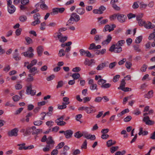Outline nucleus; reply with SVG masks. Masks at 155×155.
Segmentation results:
<instances>
[{"label":"nucleus","mask_w":155,"mask_h":155,"mask_svg":"<svg viewBox=\"0 0 155 155\" xmlns=\"http://www.w3.org/2000/svg\"><path fill=\"white\" fill-rule=\"evenodd\" d=\"M25 143L21 144H18L17 145V146L19 147L18 148L19 150H22L23 149L26 150V149H25V148L26 147V146H25Z\"/></svg>","instance_id":"obj_32"},{"label":"nucleus","mask_w":155,"mask_h":155,"mask_svg":"<svg viewBox=\"0 0 155 155\" xmlns=\"http://www.w3.org/2000/svg\"><path fill=\"white\" fill-rule=\"evenodd\" d=\"M54 124V122L51 120L48 121L46 122V125L49 127L52 126Z\"/></svg>","instance_id":"obj_44"},{"label":"nucleus","mask_w":155,"mask_h":155,"mask_svg":"<svg viewBox=\"0 0 155 155\" xmlns=\"http://www.w3.org/2000/svg\"><path fill=\"white\" fill-rule=\"evenodd\" d=\"M54 37L56 39H58L59 41L63 43L67 40L68 37L67 36H63L61 32H57L55 33L54 35Z\"/></svg>","instance_id":"obj_1"},{"label":"nucleus","mask_w":155,"mask_h":155,"mask_svg":"<svg viewBox=\"0 0 155 155\" xmlns=\"http://www.w3.org/2000/svg\"><path fill=\"white\" fill-rule=\"evenodd\" d=\"M64 118V116H62L60 118L57 119L55 121V122L58 125L63 126L66 124V123L63 120Z\"/></svg>","instance_id":"obj_7"},{"label":"nucleus","mask_w":155,"mask_h":155,"mask_svg":"<svg viewBox=\"0 0 155 155\" xmlns=\"http://www.w3.org/2000/svg\"><path fill=\"white\" fill-rule=\"evenodd\" d=\"M147 67V66L144 64L143 65V66L140 68V71L142 72H145L146 71V70Z\"/></svg>","instance_id":"obj_60"},{"label":"nucleus","mask_w":155,"mask_h":155,"mask_svg":"<svg viewBox=\"0 0 155 155\" xmlns=\"http://www.w3.org/2000/svg\"><path fill=\"white\" fill-rule=\"evenodd\" d=\"M22 29L21 28H18L16 30L15 33L16 35L19 36L20 35Z\"/></svg>","instance_id":"obj_62"},{"label":"nucleus","mask_w":155,"mask_h":155,"mask_svg":"<svg viewBox=\"0 0 155 155\" xmlns=\"http://www.w3.org/2000/svg\"><path fill=\"white\" fill-rule=\"evenodd\" d=\"M103 17H101L97 18L98 21L100 25H104L107 22V19H103Z\"/></svg>","instance_id":"obj_19"},{"label":"nucleus","mask_w":155,"mask_h":155,"mask_svg":"<svg viewBox=\"0 0 155 155\" xmlns=\"http://www.w3.org/2000/svg\"><path fill=\"white\" fill-rule=\"evenodd\" d=\"M80 17L76 13H73L71 14L70 18L68 21L69 23H71V21H72L77 22L80 20Z\"/></svg>","instance_id":"obj_4"},{"label":"nucleus","mask_w":155,"mask_h":155,"mask_svg":"<svg viewBox=\"0 0 155 155\" xmlns=\"http://www.w3.org/2000/svg\"><path fill=\"white\" fill-rule=\"evenodd\" d=\"M29 70V72L32 73V75L34 76L37 73V69L38 68L37 67H30V68H27Z\"/></svg>","instance_id":"obj_13"},{"label":"nucleus","mask_w":155,"mask_h":155,"mask_svg":"<svg viewBox=\"0 0 155 155\" xmlns=\"http://www.w3.org/2000/svg\"><path fill=\"white\" fill-rule=\"evenodd\" d=\"M143 121L147 125H152L154 124V122L150 120V118L148 116L144 117L143 119Z\"/></svg>","instance_id":"obj_8"},{"label":"nucleus","mask_w":155,"mask_h":155,"mask_svg":"<svg viewBox=\"0 0 155 155\" xmlns=\"http://www.w3.org/2000/svg\"><path fill=\"white\" fill-rule=\"evenodd\" d=\"M140 7L141 9H145L147 6V5L145 4L143 2H140L139 4Z\"/></svg>","instance_id":"obj_35"},{"label":"nucleus","mask_w":155,"mask_h":155,"mask_svg":"<svg viewBox=\"0 0 155 155\" xmlns=\"http://www.w3.org/2000/svg\"><path fill=\"white\" fill-rule=\"evenodd\" d=\"M90 89L92 90L97 89V85L95 84H91L90 87Z\"/></svg>","instance_id":"obj_52"},{"label":"nucleus","mask_w":155,"mask_h":155,"mask_svg":"<svg viewBox=\"0 0 155 155\" xmlns=\"http://www.w3.org/2000/svg\"><path fill=\"white\" fill-rule=\"evenodd\" d=\"M53 147H51V146L47 145L46 147L43 148V150L44 152H46L47 151H48L50 149L52 148Z\"/></svg>","instance_id":"obj_49"},{"label":"nucleus","mask_w":155,"mask_h":155,"mask_svg":"<svg viewBox=\"0 0 155 155\" xmlns=\"http://www.w3.org/2000/svg\"><path fill=\"white\" fill-rule=\"evenodd\" d=\"M153 91L151 90L149 91L147 94H145L144 95V97L145 98H147L148 99H150L152 98L153 96Z\"/></svg>","instance_id":"obj_23"},{"label":"nucleus","mask_w":155,"mask_h":155,"mask_svg":"<svg viewBox=\"0 0 155 155\" xmlns=\"http://www.w3.org/2000/svg\"><path fill=\"white\" fill-rule=\"evenodd\" d=\"M66 105L63 103L62 105H59L58 106V109L60 110H62L66 108Z\"/></svg>","instance_id":"obj_55"},{"label":"nucleus","mask_w":155,"mask_h":155,"mask_svg":"<svg viewBox=\"0 0 155 155\" xmlns=\"http://www.w3.org/2000/svg\"><path fill=\"white\" fill-rule=\"evenodd\" d=\"M125 42V41L124 40H120L118 41L116 45H117V46L121 47V46H122L123 45Z\"/></svg>","instance_id":"obj_38"},{"label":"nucleus","mask_w":155,"mask_h":155,"mask_svg":"<svg viewBox=\"0 0 155 155\" xmlns=\"http://www.w3.org/2000/svg\"><path fill=\"white\" fill-rule=\"evenodd\" d=\"M98 84L101 86V87L103 88H107V83L106 81L103 79H101L97 81Z\"/></svg>","instance_id":"obj_11"},{"label":"nucleus","mask_w":155,"mask_h":155,"mask_svg":"<svg viewBox=\"0 0 155 155\" xmlns=\"http://www.w3.org/2000/svg\"><path fill=\"white\" fill-rule=\"evenodd\" d=\"M94 107L92 106L89 107H86L85 111L88 114L92 113L94 111Z\"/></svg>","instance_id":"obj_24"},{"label":"nucleus","mask_w":155,"mask_h":155,"mask_svg":"<svg viewBox=\"0 0 155 155\" xmlns=\"http://www.w3.org/2000/svg\"><path fill=\"white\" fill-rule=\"evenodd\" d=\"M85 55L87 57L89 58H93L94 57V55H92L90 51L87 50L86 51Z\"/></svg>","instance_id":"obj_59"},{"label":"nucleus","mask_w":155,"mask_h":155,"mask_svg":"<svg viewBox=\"0 0 155 155\" xmlns=\"http://www.w3.org/2000/svg\"><path fill=\"white\" fill-rule=\"evenodd\" d=\"M155 27V25L150 21H148L144 25V27L147 29H152Z\"/></svg>","instance_id":"obj_14"},{"label":"nucleus","mask_w":155,"mask_h":155,"mask_svg":"<svg viewBox=\"0 0 155 155\" xmlns=\"http://www.w3.org/2000/svg\"><path fill=\"white\" fill-rule=\"evenodd\" d=\"M116 27V25L114 24H110V25H107V31L110 32L114 29V28Z\"/></svg>","instance_id":"obj_22"},{"label":"nucleus","mask_w":155,"mask_h":155,"mask_svg":"<svg viewBox=\"0 0 155 155\" xmlns=\"http://www.w3.org/2000/svg\"><path fill=\"white\" fill-rule=\"evenodd\" d=\"M65 10L64 8H56L52 9V12L51 13V15H54L57 14L58 13H62Z\"/></svg>","instance_id":"obj_5"},{"label":"nucleus","mask_w":155,"mask_h":155,"mask_svg":"<svg viewBox=\"0 0 155 155\" xmlns=\"http://www.w3.org/2000/svg\"><path fill=\"white\" fill-rule=\"evenodd\" d=\"M102 37V36L97 35L95 36L94 39L96 41H97L100 40Z\"/></svg>","instance_id":"obj_58"},{"label":"nucleus","mask_w":155,"mask_h":155,"mask_svg":"<svg viewBox=\"0 0 155 155\" xmlns=\"http://www.w3.org/2000/svg\"><path fill=\"white\" fill-rule=\"evenodd\" d=\"M46 143L47 145H49L51 146V147H53L54 144V142L51 137H48Z\"/></svg>","instance_id":"obj_12"},{"label":"nucleus","mask_w":155,"mask_h":155,"mask_svg":"<svg viewBox=\"0 0 155 155\" xmlns=\"http://www.w3.org/2000/svg\"><path fill=\"white\" fill-rule=\"evenodd\" d=\"M116 143L115 141L113 142L112 140H110L107 141V147H109L114 145Z\"/></svg>","instance_id":"obj_40"},{"label":"nucleus","mask_w":155,"mask_h":155,"mask_svg":"<svg viewBox=\"0 0 155 155\" xmlns=\"http://www.w3.org/2000/svg\"><path fill=\"white\" fill-rule=\"evenodd\" d=\"M22 87V85L19 83H17L15 86V87L16 90H20Z\"/></svg>","instance_id":"obj_45"},{"label":"nucleus","mask_w":155,"mask_h":155,"mask_svg":"<svg viewBox=\"0 0 155 155\" xmlns=\"http://www.w3.org/2000/svg\"><path fill=\"white\" fill-rule=\"evenodd\" d=\"M73 131L71 130H66L64 133V135L66 138L68 139L71 137L73 134Z\"/></svg>","instance_id":"obj_15"},{"label":"nucleus","mask_w":155,"mask_h":155,"mask_svg":"<svg viewBox=\"0 0 155 155\" xmlns=\"http://www.w3.org/2000/svg\"><path fill=\"white\" fill-rule=\"evenodd\" d=\"M65 51L63 49H61L59 51L58 55L60 57H63L65 55Z\"/></svg>","instance_id":"obj_31"},{"label":"nucleus","mask_w":155,"mask_h":155,"mask_svg":"<svg viewBox=\"0 0 155 155\" xmlns=\"http://www.w3.org/2000/svg\"><path fill=\"white\" fill-rule=\"evenodd\" d=\"M34 50L31 47H30L28 49L27 51L23 52L21 53L25 57H28L29 58H33L34 56V54L32 52Z\"/></svg>","instance_id":"obj_2"},{"label":"nucleus","mask_w":155,"mask_h":155,"mask_svg":"<svg viewBox=\"0 0 155 155\" xmlns=\"http://www.w3.org/2000/svg\"><path fill=\"white\" fill-rule=\"evenodd\" d=\"M25 40L27 42V45H29L33 43V41L32 39L29 37H25Z\"/></svg>","instance_id":"obj_41"},{"label":"nucleus","mask_w":155,"mask_h":155,"mask_svg":"<svg viewBox=\"0 0 155 155\" xmlns=\"http://www.w3.org/2000/svg\"><path fill=\"white\" fill-rule=\"evenodd\" d=\"M36 129V127L34 126L31 127H28L26 129V133L27 134H30L31 133H33Z\"/></svg>","instance_id":"obj_17"},{"label":"nucleus","mask_w":155,"mask_h":155,"mask_svg":"<svg viewBox=\"0 0 155 155\" xmlns=\"http://www.w3.org/2000/svg\"><path fill=\"white\" fill-rule=\"evenodd\" d=\"M64 84L63 82L62 81H60L58 82V84L56 86L57 88L61 87Z\"/></svg>","instance_id":"obj_48"},{"label":"nucleus","mask_w":155,"mask_h":155,"mask_svg":"<svg viewBox=\"0 0 155 155\" xmlns=\"http://www.w3.org/2000/svg\"><path fill=\"white\" fill-rule=\"evenodd\" d=\"M37 50L38 56H41L43 51V47L42 46H39L37 48Z\"/></svg>","instance_id":"obj_20"},{"label":"nucleus","mask_w":155,"mask_h":155,"mask_svg":"<svg viewBox=\"0 0 155 155\" xmlns=\"http://www.w3.org/2000/svg\"><path fill=\"white\" fill-rule=\"evenodd\" d=\"M19 19L20 21L24 22L27 20V17L25 15H21Z\"/></svg>","instance_id":"obj_50"},{"label":"nucleus","mask_w":155,"mask_h":155,"mask_svg":"<svg viewBox=\"0 0 155 155\" xmlns=\"http://www.w3.org/2000/svg\"><path fill=\"white\" fill-rule=\"evenodd\" d=\"M109 51L114 53H120L122 51V48L120 47L117 46V45H112L110 48Z\"/></svg>","instance_id":"obj_3"},{"label":"nucleus","mask_w":155,"mask_h":155,"mask_svg":"<svg viewBox=\"0 0 155 155\" xmlns=\"http://www.w3.org/2000/svg\"><path fill=\"white\" fill-rule=\"evenodd\" d=\"M81 153V151L79 149H77L76 150H73V152L72 153V154L73 155H77L80 154Z\"/></svg>","instance_id":"obj_57"},{"label":"nucleus","mask_w":155,"mask_h":155,"mask_svg":"<svg viewBox=\"0 0 155 155\" xmlns=\"http://www.w3.org/2000/svg\"><path fill=\"white\" fill-rule=\"evenodd\" d=\"M63 101L64 102V103H63L64 104L66 105L68 104H70V102H69V98L68 97H64L63 99Z\"/></svg>","instance_id":"obj_46"},{"label":"nucleus","mask_w":155,"mask_h":155,"mask_svg":"<svg viewBox=\"0 0 155 155\" xmlns=\"http://www.w3.org/2000/svg\"><path fill=\"white\" fill-rule=\"evenodd\" d=\"M71 76L73 79L75 80L79 78L80 76V75L78 73H75L73 74Z\"/></svg>","instance_id":"obj_34"},{"label":"nucleus","mask_w":155,"mask_h":155,"mask_svg":"<svg viewBox=\"0 0 155 155\" xmlns=\"http://www.w3.org/2000/svg\"><path fill=\"white\" fill-rule=\"evenodd\" d=\"M117 19L121 23H123L125 21V19L127 18L126 15L123 14L117 15Z\"/></svg>","instance_id":"obj_10"},{"label":"nucleus","mask_w":155,"mask_h":155,"mask_svg":"<svg viewBox=\"0 0 155 155\" xmlns=\"http://www.w3.org/2000/svg\"><path fill=\"white\" fill-rule=\"evenodd\" d=\"M43 122L40 120H38L34 122L33 123L34 125L37 126H39L42 125Z\"/></svg>","instance_id":"obj_43"},{"label":"nucleus","mask_w":155,"mask_h":155,"mask_svg":"<svg viewBox=\"0 0 155 155\" xmlns=\"http://www.w3.org/2000/svg\"><path fill=\"white\" fill-rule=\"evenodd\" d=\"M58 153V149L55 148V149L53 150L51 153V155H57Z\"/></svg>","instance_id":"obj_56"},{"label":"nucleus","mask_w":155,"mask_h":155,"mask_svg":"<svg viewBox=\"0 0 155 155\" xmlns=\"http://www.w3.org/2000/svg\"><path fill=\"white\" fill-rule=\"evenodd\" d=\"M13 58L16 61H19L21 60V57L19 56V54L18 53H15L14 54Z\"/></svg>","instance_id":"obj_33"},{"label":"nucleus","mask_w":155,"mask_h":155,"mask_svg":"<svg viewBox=\"0 0 155 155\" xmlns=\"http://www.w3.org/2000/svg\"><path fill=\"white\" fill-rule=\"evenodd\" d=\"M117 63L116 62H114L110 63L109 65V68L110 69H112L115 66Z\"/></svg>","instance_id":"obj_61"},{"label":"nucleus","mask_w":155,"mask_h":155,"mask_svg":"<svg viewBox=\"0 0 155 155\" xmlns=\"http://www.w3.org/2000/svg\"><path fill=\"white\" fill-rule=\"evenodd\" d=\"M118 146L112 147L110 148V151L111 153H113L115 151L118 150Z\"/></svg>","instance_id":"obj_39"},{"label":"nucleus","mask_w":155,"mask_h":155,"mask_svg":"<svg viewBox=\"0 0 155 155\" xmlns=\"http://www.w3.org/2000/svg\"><path fill=\"white\" fill-rule=\"evenodd\" d=\"M126 83L125 82V80L123 79L121 81L120 84V86L118 87V89H121L122 88L124 87L125 86Z\"/></svg>","instance_id":"obj_29"},{"label":"nucleus","mask_w":155,"mask_h":155,"mask_svg":"<svg viewBox=\"0 0 155 155\" xmlns=\"http://www.w3.org/2000/svg\"><path fill=\"white\" fill-rule=\"evenodd\" d=\"M18 128H15L8 132V134L10 137H16L18 135Z\"/></svg>","instance_id":"obj_6"},{"label":"nucleus","mask_w":155,"mask_h":155,"mask_svg":"<svg viewBox=\"0 0 155 155\" xmlns=\"http://www.w3.org/2000/svg\"><path fill=\"white\" fill-rule=\"evenodd\" d=\"M85 137L87 139L94 140L96 139V137L94 135L88 134L85 136Z\"/></svg>","instance_id":"obj_28"},{"label":"nucleus","mask_w":155,"mask_h":155,"mask_svg":"<svg viewBox=\"0 0 155 155\" xmlns=\"http://www.w3.org/2000/svg\"><path fill=\"white\" fill-rule=\"evenodd\" d=\"M16 10V8L14 5L8 6V12L10 14L14 13Z\"/></svg>","instance_id":"obj_18"},{"label":"nucleus","mask_w":155,"mask_h":155,"mask_svg":"<svg viewBox=\"0 0 155 155\" xmlns=\"http://www.w3.org/2000/svg\"><path fill=\"white\" fill-rule=\"evenodd\" d=\"M34 19L35 21H40L41 18V16L40 14L38 13H36L35 14L33 15Z\"/></svg>","instance_id":"obj_30"},{"label":"nucleus","mask_w":155,"mask_h":155,"mask_svg":"<svg viewBox=\"0 0 155 155\" xmlns=\"http://www.w3.org/2000/svg\"><path fill=\"white\" fill-rule=\"evenodd\" d=\"M76 11L79 14L82 15L84 13L85 10L83 8H80L76 9Z\"/></svg>","instance_id":"obj_26"},{"label":"nucleus","mask_w":155,"mask_h":155,"mask_svg":"<svg viewBox=\"0 0 155 155\" xmlns=\"http://www.w3.org/2000/svg\"><path fill=\"white\" fill-rule=\"evenodd\" d=\"M38 61L36 59H34L32 60L31 62V63L27 66V68H30V67H32L34 65H36Z\"/></svg>","instance_id":"obj_21"},{"label":"nucleus","mask_w":155,"mask_h":155,"mask_svg":"<svg viewBox=\"0 0 155 155\" xmlns=\"http://www.w3.org/2000/svg\"><path fill=\"white\" fill-rule=\"evenodd\" d=\"M83 135V134L80 131L76 132L74 134V136L77 138H80Z\"/></svg>","instance_id":"obj_47"},{"label":"nucleus","mask_w":155,"mask_h":155,"mask_svg":"<svg viewBox=\"0 0 155 155\" xmlns=\"http://www.w3.org/2000/svg\"><path fill=\"white\" fill-rule=\"evenodd\" d=\"M129 110L128 109H126L122 110L120 113L118 114L117 116L118 117H120L124 114L129 112Z\"/></svg>","instance_id":"obj_27"},{"label":"nucleus","mask_w":155,"mask_h":155,"mask_svg":"<svg viewBox=\"0 0 155 155\" xmlns=\"http://www.w3.org/2000/svg\"><path fill=\"white\" fill-rule=\"evenodd\" d=\"M93 12L94 13L96 14H101L102 12L100 10L98 9H95L93 10Z\"/></svg>","instance_id":"obj_64"},{"label":"nucleus","mask_w":155,"mask_h":155,"mask_svg":"<svg viewBox=\"0 0 155 155\" xmlns=\"http://www.w3.org/2000/svg\"><path fill=\"white\" fill-rule=\"evenodd\" d=\"M70 147L67 145L64 146L63 148V150L61 153V154L63 155H68V153L67 151L69 150Z\"/></svg>","instance_id":"obj_16"},{"label":"nucleus","mask_w":155,"mask_h":155,"mask_svg":"<svg viewBox=\"0 0 155 155\" xmlns=\"http://www.w3.org/2000/svg\"><path fill=\"white\" fill-rule=\"evenodd\" d=\"M36 91L32 89L31 86L30 85L27 87L26 90V93L28 94H31V95L33 96L36 93Z\"/></svg>","instance_id":"obj_9"},{"label":"nucleus","mask_w":155,"mask_h":155,"mask_svg":"<svg viewBox=\"0 0 155 155\" xmlns=\"http://www.w3.org/2000/svg\"><path fill=\"white\" fill-rule=\"evenodd\" d=\"M133 47L134 50L137 52H140L141 51L139 48V45H138L136 44L133 45Z\"/></svg>","instance_id":"obj_36"},{"label":"nucleus","mask_w":155,"mask_h":155,"mask_svg":"<svg viewBox=\"0 0 155 155\" xmlns=\"http://www.w3.org/2000/svg\"><path fill=\"white\" fill-rule=\"evenodd\" d=\"M132 63L129 61H126L125 63V66L126 68L128 69L130 68L132 66Z\"/></svg>","instance_id":"obj_53"},{"label":"nucleus","mask_w":155,"mask_h":155,"mask_svg":"<svg viewBox=\"0 0 155 155\" xmlns=\"http://www.w3.org/2000/svg\"><path fill=\"white\" fill-rule=\"evenodd\" d=\"M142 39V36H138L136 38L135 41V42L137 44L140 43Z\"/></svg>","instance_id":"obj_37"},{"label":"nucleus","mask_w":155,"mask_h":155,"mask_svg":"<svg viewBox=\"0 0 155 155\" xmlns=\"http://www.w3.org/2000/svg\"><path fill=\"white\" fill-rule=\"evenodd\" d=\"M138 23L139 26H143L144 25H144H145L146 22L145 21L143 20H140V21H138Z\"/></svg>","instance_id":"obj_63"},{"label":"nucleus","mask_w":155,"mask_h":155,"mask_svg":"<svg viewBox=\"0 0 155 155\" xmlns=\"http://www.w3.org/2000/svg\"><path fill=\"white\" fill-rule=\"evenodd\" d=\"M120 77V76L119 75H117L114 76L113 80V81L114 82H116L117 81H118Z\"/></svg>","instance_id":"obj_54"},{"label":"nucleus","mask_w":155,"mask_h":155,"mask_svg":"<svg viewBox=\"0 0 155 155\" xmlns=\"http://www.w3.org/2000/svg\"><path fill=\"white\" fill-rule=\"evenodd\" d=\"M64 142H61L59 143L58 145L56 147V149L58 150L61 148L64 145Z\"/></svg>","instance_id":"obj_51"},{"label":"nucleus","mask_w":155,"mask_h":155,"mask_svg":"<svg viewBox=\"0 0 155 155\" xmlns=\"http://www.w3.org/2000/svg\"><path fill=\"white\" fill-rule=\"evenodd\" d=\"M104 99V101L106 102V101L107 100V97L106 96H104L102 97H96L94 100V101L96 102H100L102 99Z\"/></svg>","instance_id":"obj_25"},{"label":"nucleus","mask_w":155,"mask_h":155,"mask_svg":"<svg viewBox=\"0 0 155 155\" xmlns=\"http://www.w3.org/2000/svg\"><path fill=\"white\" fill-rule=\"evenodd\" d=\"M106 66L105 63H102L99 65L97 68L96 69L97 70H100Z\"/></svg>","instance_id":"obj_42"}]
</instances>
